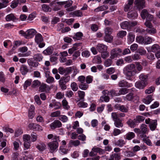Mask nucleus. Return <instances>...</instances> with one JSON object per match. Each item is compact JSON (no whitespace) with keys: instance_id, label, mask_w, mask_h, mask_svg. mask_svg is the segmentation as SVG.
<instances>
[{"instance_id":"1","label":"nucleus","mask_w":160,"mask_h":160,"mask_svg":"<svg viewBox=\"0 0 160 160\" xmlns=\"http://www.w3.org/2000/svg\"><path fill=\"white\" fill-rule=\"evenodd\" d=\"M135 68V65L133 63L128 64L124 68L123 72L127 79L131 80V77L137 73Z\"/></svg>"},{"instance_id":"2","label":"nucleus","mask_w":160,"mask_h":160,"mask_svg":"<svg viewBox=\"0 0 160 160\" xmlns=\"http://www.w3.org/2000/svg\"><path fill=\"white\" fill-rule=\"evenodd\" d=\"M70 79V76L68 74H65L61 77L58 81L59 84L62 89L65 90L67 88L66 84L69 82Z\"/></svg>"},{"instance_id":"3","label":"nucleus","mask_w":160,"mask_h":160,"mask_svg":"<svg viewBox=\"0 0 160 160\" xmlns=\"http://www.w3.org/2000/svg\"><path fill=\"white\" fill-rule=\"evenodd\" d=\"M78 81L80 82L78 84L79 88L83 90H86L88 88L89 86L86 83H84L85 77L82 75L79 76L78 78Z\"/></svg>"},{"instance_id":"4","label":"nucleus","mask_w":160,"mask_h":160,"mask_svg":"<svg viewBox=\"0 0 160 160\" xmlns=\"http://www.w3.org/2000/svg\"><path fill=\"white\" fill-rule=\"evenodd\" d=\"M48 146L50 152L53 153L54 152L57 150L58 147V143L57 141H53L48 142Z\"/></svg>"},{"instance_id":"5","label":"nucleus","mask_w":160,"mask_h":160,"mask_svg":"<svg viewBox=\"0 0 160 160\" xmlns=\"http://www.w3.org/2000/svg\"><path fill=\"white\" fill-rule=\"evenodd\" d=\"M122 52V50L120 48L113 49L111 52V57L112 58H114L120 55Z\"/></svg>"},{"instance_id":"6","label":"nucleus","mask_w":160,"mask_h":160,"mask_svg":"<svg viewBox=\"0 0 160 160\" xmlns=\"http://www.w3.org/2000/svg\"><path fill=\"white\" fill-rule=\"evenodd\" d=\"M145 3L144 0H135L134 2L135 6L139 9L145 7Z\"/></svg>"},{"instance_id":"7","label":"nucleus","mask_w":160,"mask_h":160,"mask_svg":"<svg viewBox=\"0 0 160 160\" xmlns=\"http://www.w3.org/2000/svg\"><path fill=\"white\" fill-rule=\"evenodd\" d=\"M62 125V123L59 121L55 120L50 124V127L51 129L53 130L61 127Z\"/></svg>"},{"instance_id":"8","label":"nucleus","mask_w":160,"mask_h":160,"mask_svg":"<svg viewBox=\"0 0 160 160\" xmlns=\"http://www.w3.org/2000/svg\"><path fill=\"white\" fill-rule=\"evenodd\" d=\"M49 72H45V76L46 78V82L48 83H52L55 82V79L54 78L50 75Z\"/></svg>"},{"instance_id":"9","label":"nucleus","mask_w":160,"mask_h":160,"mask_svg":"<svg viewBox=\"0 0 160 160\" xmlns=\"http://www.w3.org/2000/svg\"><path fill=\"white\" fill-rule=\"evenodd\" d=\"M37 33L36 30L33 29H30L26 31V38H32Z\"/></svg>"},{"instance_id":"10","label":"nucleus","mask_w":160,"mask_h":160,"mask_svg":"<svg viewBox=\"0 0 160 160\" xmlns=\"http://www.w3.org/2000/svg\"><path fill=\"white\" fill-rule=\"evenodd\" d=\"M135 36L134 32H129L127 35V42L128 44L132 43L134 40Z\"/></svg>"},{"instance_id":"11","label":"nucleus","mask_w":160,"mask_h":160,"mask_svg":"<svg viewBox=\"0 0 160 160\" xmlns=\"http://www.w3.org/2000/svg\"><path fill=\"white\" fill-rule=\"evenodd\" d=\"M118 86L121 87H126L129 88L132 87V83H128L125 80H123L119 82Z\"/></svg>"},{"instance_id":"12","label":"nucleus","mask_w":160,"mask_h":160,"mask_svg":"<svg viewBox=\"0 0 160 160\" xmlns=\"http://www.w3.org/2000/svg\"><path fill=\"white\" fill-rule=\"evenodd\" d=\"M98 51L101 52L107 51V47L103 44H98L96 47Z\"/></svg>"},{"instance_id":"13","label":"nucleus","mask_w":160,"mask_h":160,"mask_svg":"<svg viewBox=\"0 0 160 160\" xmlns=\"http://www.w3.org/2000/svg\"><path fill=\"white\" fill-rule=\"evenodd\" d=\"M140 81L147 85L148 80V76L144 73H141L139 76Z\"/></svg>"},{"instance_id":"14","label":"nucleus","mask_w":160,"mask_h":160,"mask_svg":"<svg viewBox=\"0 0 160 160\" xmlns=\"http://www.w3.org/2000/svg\"><path fill=\"white\" fill-rule=\"evenodd\" d=\"M123 98L124 100H127L128 101L132 100L134 98H136L138 100H139V98L137 96H134L133 93L132 92L129 93Z\"/></svg>"},{"instance_id":"15","label":"nucleus","mask_w":160,"mask_h":160,"mask_svg":"<svg viewBox=\"0 0 160 160\" xmlns=\"http://www.w3.org/2000/svg\"><path fill=\"white\" fill-rule=\"evenodd\" d=\"M133 0H128V3L125 6L124 10L125 12H128L130 9H131L133 6Z\"/></svg>"},{"instance_id":"16","label":"nucleus","mask_w":160,"mask_h":160,"mask_svg":"<svg viewBox=\"0 0 160 160\" xmlns=\"http://www.w3.org/2000/svg\"><path fill=\"white\" fill-rule=\"evenodd\" d=\"M25 0H13L11 3L10 6L11 8H16L18 4L21 2L24 3Z\"/></svg>"},{"instance_id":"17","label":"nucleus","mask_w":160,"mask_h":160,"mask_svg":"<svg viewBox=\"0 0 160 160\" xmlns=\"http://www.w3.org/2000/svg\"><path fill=\"white\" fill-rule=\"evenodd\" d=\"M49 89V87L46 84L42 83L41 84L39 88V91L40 92H46Z\"/></svg>"},{"instance_id":"18","label":"nucleus","mask_w":160,"mask_h":160,"mask_svg":"<svg viewBox=\"0 0 160 160\" xmlns=\"http://www.w3.org/2000/svg\"><path fill=\"white\" fill-rule=\"evenodd\" d=\"M115 108L116 109L120 110L122 112H126L128 111V108L123 105H121L119 104L116 105L115 106Z\"/></svg>"},{"instance_id":"19","label":"nucleus","mask_w":160,"mask_h":160,"mask_svg":"<svg viewBox=\"0 0 160 160\" xmlns=\"http://www.w3.org/2000/svg\"><path fill=\"white\" fill-rule=\"evenodd\" d=\"M20 70L22 74L25 75L28 72V69L26 65L22 64L20 67Z\"/></svg>"},{"instance_id":"20","label":"nucleus","mask_w":160,"mask_h":160,"mask_svg":"<svg viewBox=\"0 0 160 160\" xmlns=\"http://www.w3.org/2000/svg\"><path fill=\"white\" fill-rule=\"evenodd\" d=\"M6 20L7 21H12L13 22H15L16 20H18V19L13 14L11 13L6 16Z\"/></svg>"},{"instance_id":"21","label":"nucleus","mask_w":160,"mask_h":160,"mask_svg":"<svg viewBox=\"0 0 160 160\" xmlns=\"http://www.w3.org/2000/svg\"><path fill=\"white\" fill-rule=\"evenodd\" d=\"M138 16L137 12L134 10L128 12V17L130 18H134L137 17Z\"/></svg>"},{"instance_id":"22","label":"nucleus","mask_w":160,"mask_h":160,"mask_svg":"<svg viewBox=\"0 0 160 160\" xmlns=\"http://www.w3.org/2000/svg\"><path fill=\"white\" fill-rule=\"evenodd\" d=\"M157 121L154 120L151 121L149 124V127L150 130L152 131H154L157 127Z\"/></svg>"},{"instance_id":"23","label":"nucleus","mask_w":160,"mask_h":160,"mask_svg":"<svg viewBox=\"0 0 160 160\" xmlns=\"http://www.w3.org/2000/svg\"><path fill=\"white\" fill-rule=\"evenodd\" d=\"M80 46L79 43H76L74 44L73 46L68 50V52L69 54H72L73 52L78 49V47Z\"/></svg>"},{"instance_id":"24","label":"nucleus","mask_w":160,"mask_h":160,"mask_svg":"<svg viewBox=\"0 0 160 160\" xmlns=\"http://www.w3.org/2000/svg\"><path fill=\"white\" fill-rule=\"evenodd\" d=\"M53 50L52 47H49L43 52V53L45 55H50L52 53Z\"/></svg>"},{"instance_id":"25","label":"nucleus","mask_w":160,"mask_h":160,"mask_svg":"<svg viewBox=\"0 0 160 160\" xmlns=\"http://www.w3.org/2000/svg\"><path fill=\"white\" fill-rule=\"evenodd\" d=\"M147 85L140 81L136 82L135 84V87L139 89L143 88Z\"/></svg>"},{"instance_id":"26","label":"nucleus","mask_w":160,"mask_h":160,"mask_svg":"<svg viewBox=\"0 0 160 160\" xmlns=\"http://www.w3.org/2000/svg\"><path fill=\"white\" fill-rule=\"evenodd\" d=\"M80 144V142L78 140H71L69 142V147H72V146H77L79 145Z\"/></svg>"},{"instance_id":"27","label":"nucleus","mask_w":160,"mask_h":160,"mask_svg":"<svg viewBox=\"0 0 160 160\" xmlns=\"http://www.w3.org/2000/svg\"><path fill=\"white\" fill-rule=\"evenodd\" d=\"M147 127V126L145 124H142L141 125L140 128L141 130L140 132H141L142 134H143V135H140L141 137L143 135H144V134L147 132L148 129Z\"/></svg>"},{"instance_id":"28","label":"nucleus","mask_w":160,"mask_h":160,"mask_svg":"<svg viewBox=\"0 0 160 160\" xmlns=\"http://www.w3.org/2000/svg\"><path fill=\"white\" fill-rule=\"evenodd\" d=\"M27 62L28 64L30 66L34 68L37 67L38 66L39 64V63L38 62L32 61L31 59H28V60Z\"/></svg>"},{"instance_id":"29","label":"nucleus","mask_w":160,"mask_h":160,"mask_svg":"<svg viewBox=\"0 0 160 160\" xmlns=\"http://www.w3.org/2000/svg\"><path fill=\"white\" fill-rule=\"evenodd\" d=\"M160 50V47L158 44H154L152 46L151 48V51L156 52Z\"/></svg>"},{"instance_id":"30","label":"nucleus","mask_w":160,"mask_h":160,"mask_svg":"<svg viewBox=\"0 0 160 160\" xmlns=\"http://www.w3.org/2000/svg\"><path fill=\"white\" fill-rule=\"evenodd\" d=\"M153 100L152 96L151 95H148L146 98L143 99L144 103L147 104H149Z\"/></svg>"},{"instance_id":"31","label":"nucleus","mask_w":160,"mask_h":160,"mask_svg":"<svg viewBox=\"0 0 160 160\" xmlns=\"http://www.w3.org/2000/svg\"><path fill=\"white\" fill-rule=\"evenodd\" d=\"M121 28L124 29H130L129 22L127 21H124L120 24Z\"/></svg>"},{"instance_id":"32","label":"nucleus","mask_w":160,"mask_h":160,"mask_svg":"<svg viewBox=\"0 0 160 160\" xmlns=\"http://www.w3.org/2000/svg\"><path fill=\"white\" fill-rule=\"evenodd\" d=\"M127 123L131 128H133L136 125H137V123L135 119H134L133 120H132L131 119L129 120L127 122Z\"/></svg>"},{"instance_id":"33","label":"nucleus","mask_w":160,"mask_h":160,"mask_svg":"<svg viewBox=\"0 0 160 160\" xmlns=\"http://www.w3.org/2000/svg\"><path fill=\"white\" fill-rule=\"evenodd\" d=\"M35 40L37 43H40L42 42L43 39L42 35L40 34L36 35L35 37Z\"/></svg>"},{"instance_id":"34","label":"nucleus","mask_w":160,"mask_h":160,"mask_svg":"<svg viewBox=\"0 0 160 160\" xmlns=\"http://www.w3.org/2000/svg\"><path fill=\"white\" fill-rule=\"evenodd\" d=\"M113 39V37L111 35H105L104 40L108 43L111 42Z\"/></svg>"},{"instance_id":"35","label":"nucleus","mask_w":160,"mask_h":160,"mask_svg":"<svg viewBox=\"0 0 160 160\" xmlns=\"http://www.w3.org/2000/svg\"><path fill=\"white\" fill-rule=\"evenodd\" d=\"M92 150L94 151L96 153H99L100 154H103L104 152V150L98 147H94L92 149Z\"/></svg>"},{"instance_id":"36","label":"nucleus","mask_w":160,"mask_h":160,"mask_svg":"<svg viewBox=\"0 0 160 160\" xmlns=\"http://www.w3.org/2000/svg\"><path fill=\"white\" fill-rule=\"evenodd\" d=\"M141 138H143V140L144 142L146 143L148 145L151 146L152 144L150 140L147 137L146 135H143L141 136Z\"/></svg>"},{"instance_id":"37","label":"nucleus","mask_w":160,"mask_h":160,"mask_svg":"<svg viewBox=\"0 0 160 160\" xmlns=\"http://www.w3.org/2000/svg\"><path fill=\"white\" fill-rule=\"evenodd\" d=\"M34 58L36 61L40 62L42 61L43 57L41 53H37L34 55Z\"/></svg>"},{"instance_id":"38","label":"nucleus","mask_w":160,"mask_h":160,"mask_svg":"<svg viewBox=\"0 0 160 160\" xmlns=\"http://www.w3.org/2000/svg\"><path fill=\"white\" fill-rule=\"evenodd\" d=\"M36 147L40 151H43L46 149V146L44 143H41L38 145Z\"/></svg>"},{"instance_id":"39","label":"nucleus","mask_w":160,"mask_h":160,"mask_svg":"<svg viewBox=\"0 0 160 160\" xmlns=\"http://www.w3.org/2000/svg\"><path fill=\"white\" fill-rule=\"evenodd\" d=\"M126 139L130 140L134 138L135 137L134 133L132 132H129L126 134Z\"/></svg>"},{"instance_id":"40","label":"nucleus","mask_w":160,"mask_h":160,"mask_svg":"<svg viewBox=\"0 0 160 160\" xmlns=\"http://www.w3.org/2000/svg\"><path fill=\"white\" fill-rule=\"evenodd\" d=\"M148 14V11L146 9L142 10L141 12V16L142 18L144 19Z\"/></svg>"},{"instance_id":"41","label":"nucleus","mask_w":160,"mask_h":160,"mask_svg":"<svg viewBox=\"0 0 160 160\" xmlns=\"http://www.w3.org/2000/svg\"><path fill=\"white\" fill-rule=\"evenodd\" d=\"M127 34V32L125 31L122 30L119 31L117 34V36L119 38H122Z\"/></svg>"},{"instance_id":"42","label":"nucleus","mask_w":160,"mask_h":160,"mask_svg":"<svg viewBox=\"0 0 160 160\" xmlns=\"http://www.w3.org/2000/svg\"><path fill=\"white\" fill-rule=\"evenodd\" d=\"M146 31L149 34H153L156 33V30L155 28L152 27V28L147 29H146Z\"/></svg>"},{"instance_id":"43","label":"nucleus","mask_w":160,"mask_h":160,"mask_svg":"<svg viewBox=\"0 0 160 160\" xmlns=\"http://www.w3.org/2000/svg\"><path fill=\"white\" fill-rule=\"evenodd\" d=\"M114 123L115 126L118 128L122 127L123 126V124L122 123V121L119 119H118L114 121Z\"/></svg>"},{"instance_id":"44","label":"nucleus","mask_w":160,"mask_h":160,"mask_svg":"<svg viewBox=\"0 0 160 160\" xmlns=\"http://www.w3.org/2000/svg\"><path fill=\"white\" fill-rule=\"evenodd\" d=\"M83 36V34L81 32H78L76 33L74 36L72 38L74 39H76L77 40L81 39Z\"/></svg>"},{"instance_id":"45","label":"nucleus","mask_w":160,"mask_h":160,"mask_svg":"<svg viewBox=\"0 0 160 160\" xmlns=\"http://www.w3.org/2000/svg\"><path fill=\"white\" fill-rule=\"evenodd\" d=\"M42 8L43 11L45 12H50L51 11V8L46 4H43Z\"/></svg>"},{"instance_id":"46","label":"nucleus","mask_w":160,"mask_h":160,"mask_svg":"<svg viewBox=\"0 0 160 160\" xmlns=\"http://www.w3.org/2000/svg\"><path fill=\"white\" fill-rule=\"evenodd\" d=\"M136 41L137 42L139 43L144 44V38L141 36H139L137 37L136 38Z\"/></svg>"},{"instance_id":"47","label":"nucleus","mask_w":160,"mask_h":160,"mask_svg":"<svg viewBox=\"0 0 160 160\" xmlns=\"http://www.w3.org/2000/svg\"><path fill=\"white\" fill-rule=\"evenodd\" d=\"M109 100V98L108 96H102L100 98L99 101L100 102H102L103 101L105 102H108Z\"/></svg>"},{"instance_id":"48","label":"nucleus","mask_w":160,"mask_h":160,"mask_svg":"<svg viewBox=\"0 0 160 160\" xmlns=\"http://www.w3.org/2000/svg\"><path fill=\"white\" fill-rule=\"evenodd\" d=\"M152 38L151 37L146 36L144 38V44H149L152 42Z\"/></svg>"},{"instance_id":"49","label":"nucleus","mask_w":160,"mask_h":160,"mask_svg":"<svg viewBox=\"0 0 160 160\" xmlns=\"http://www.w3.org/2000/svg\"><path fill=\"white\" fill-rule=\"evenodd\" d=\"M128 92V89L126 88H121L118 92L119 95H124L125 94Z\"/></svg>"},{"instance_id":"50","label":"nucleus","mask_w":160,"mask_h":160,"mask_svg":"<svg viewBox=\"0 0 160 160\" xmlns=\"http://www.w3.org/2000/svg\"><path fill=\"white\" fill-rule=\"evenodd\" d=\"M62 106L64 109L68 110L69 108L70 107L68 104V103L66 99H63L62 101Z\"/></svg>"},{"instance_id":"51","label":"nucleus","mask_w":160,"mask_h":160,"mask_svg":"<svg viewBox=\"0 0 160 160\" xmlns=\"http://www.w3.org/2000/svg\"><path fill=\"white\" fill-rule=\"evenodd\" d=\"M32 80L31 79L26 80L23 85V88L25 90L27 89V87L30 86Z\"/></svg>"},{"instance_id":"52","label":"nucleus","mask_w":160,"mask_h":160,"mask_svg":"<svg viewBox=\"0 0 160 160\" xmlns=\"http://www.w3.org/2000/svg\"><path fill=\"white\" fill-rule=\"evenodd\" d=\"M71 87L73 91H76L78 89V86L75 82H73L71 84Z\"/></svg>"},{"instance_id":"53","label":"nucleus","mask_w":160,"mask_h":160,"mask_svg":"<svg viewBox=\"0 0 160 160\" xmlns=\"http://www.w3.org/2000/svg\"><path fill=\"white\" fill-rule=\"evenodd\" d=\"M114 160H120L121 158L120 153H114L112 154Z\"/></svg>"},{"instance_id":"54","label":"nucleus","mask_w":160,"mask_h":160,"mask_svg":"<svg viewBox=\"0 0 160 160\" xmlns=\"http://www.w3.org/2000/svg\"><path fill=\"white\" fill-rule=\"evenodd\" d=\"M125 153V155L127 157H132L136 155V153H134L132 151H126Z\"/></svg>"},{"instance_id":"55","label":"nucleus","mask_w":160,"mask_h":160,"mask_svg":"<svg viewBox=\"0 0 160 160\" xmlns=\"http://www.w3.org/2000/svg\"><path fill=\"white\" fill-rule=\"evenodd\" d=\"M112 32V29L109 27H107L105 29V35H111Z\"/></svg>"},{"instance_id":"56","label":"nucleus","mask_w":160,"mask_h":160,"mask_svg":"<svg viewBox=\"0 0 160 160\" xmlns=\"http://www.w3.org/2000/svg\"><path fill=\"white\" fill-rule=\"evenodd\" d=\"M93 79V77L92 76L90 75L87 76L86 78H85V80L87 84L90 83L92 82Z\"/></svg>"},{"instance_id":"57","label":"nucleus","mask_w":160,"mask_h":160,"mask_svg":"<svg viewBox=\"0 0 160 160\" xmlns=\"http://www.w3.org/2000/svg\"><path fill=\"white\" fill-rule=\"evenodd\" d=\"M40 82L38 80H35L32 82V87L34 88L38 87L40 84Z\"/></svg>"},{"instance_id":"58","label":"nucleus","mask_w":160,"mask_h":160,"mask_svg":"<svg viewBox=\"0 0 160 160\" xmlns=\"http://www.w3.org/2000/svg\"><path fill=\"white\" fill-rule=\"evenodd\" d=\"M121 133V130L115 128L113 129V131L112 133V135L114 136H117Z\"/></svg>"},{"instance_id":"59","label":"nucleus","mask_w":160,"mask_h":160,"mask_svg":"<svg viewBox=\"0 0 160 160\" xmlns=\"http://www.w3.org/2000/svg\"><path fill=\"white\" fill-rule=\"evenodd\" d=\"M118 1L117 0H104L103 2L105 3H109L111 4H116Z\"/></svg>"},{"instance_id":"60","label":"nucleus","mask_w":160,"mask_h":160,"mask_svg":"<svg viewBox=\"0 0 160 160\" xmlns=\"http://www.w3.org/2000/svg\"><path fill=\"white\" fill-rule=\"evenodd\" d=\"M145 119V118L142 116H138L136 117L135 120L137 123H139L143 121Z\"/></svg>"},{"instance_id":"61","label":"nucleus","mask_w":160,"mask_h":160,"mask_svg":"<svg viewBox=\"0 0 160 160\" xmlns=\"http://www.w3.org/2000/svg\"><path fill=\"white\" fill-rule=\"evenodd\" d=\"M20 141L19 140L14 141L13 142L14 146V149L15 150H18L19 148V142Z\"/></svg>"},{"instance_id":"62","label":"nucleus","mask_w":160,"mask_h":160,"mask_svg":"<svg viewBox=\"0 0 160 160\" xmlns=\"http://www.w3.org/2000/svg\"><path fill=\"white\" fill-rule=\"evenodd\" d=\"M82 57L88 58L90 56V53L88 50H85L82 53Z\"/></svg>"},{"instance_id":"63","label":"nucleus","mask_w":160,"mask_h":160,"mask_svg":"<svg viewBox=\"0 0 160 160\" xmlns=\"http://www.w3.org/2000/svg\"><path fill=\"white\" fill-rule=\"evenodd\" d=\"M59 120L63 122H66L68 120V118L65 115H61L59 116Z\"/></svg>"},{"instance_id":"64","label":"nucleus","mask_w":160,"mask_h":160,"mask_svg":"<svg viewBox=\"0 0 160 160\" xmlns=\"http://www.w3.org/2000/svg\"><path fill=\"white\" fill-rule=\"evenodd\" d=\"M155 90L154 87H151L145 91V93L147 94H150L153 92Z\"/></svg>"}]
</instances>
